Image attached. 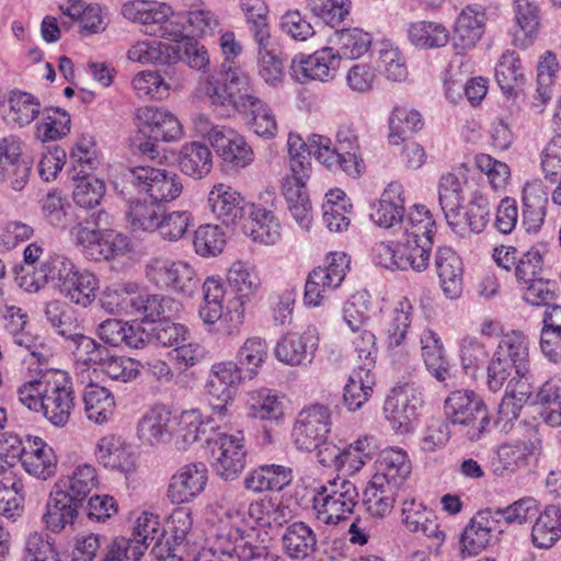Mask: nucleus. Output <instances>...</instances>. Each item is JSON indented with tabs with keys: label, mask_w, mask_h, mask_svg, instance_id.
<instances>
[{
	"label": "nucleus",
	"mask_w": 561,
	"mask_h": 561,
	"mask_svg": "<svg viewBox=\"0 0 561 561\" xmlns=\"http://www.w3.org/2000/svg\"><path fill=\"white\" fill-rule=\"evenodd\" d=\"M19 401L28 410L41 412L55 426H64L75 408L72 382L62 370L41 371L18 389Z\"/></svg>",
	"instance_id": "nucleus-1"
},
{
	"label": "nucleus",
	"mask_w": 561,
	"mask_h": 561,
	"mask_svg": "<svg viewBox=\"0 0 561 561\" xmlns=\"http://www.w3.org/2000/svg\"><path fill=\"white\" fill-rule=\"evenodd\" d=\"M93 226L87 219L78 222L70 230L76 245L81 248L85 256L93 261L112 260L125 254L129 250V239L121 232L101 229L108 225V214L100 210L91 216Z\"/></svg>",
	"instance_id": "nucleus-2"
},
{
	"label": "nucleus",
	"mask_w": 561,
	"mask_h": 561,
	"mask_svg": "<svg viewBox=\"0 0 561 561\" xmlns=\"http://www.w3.org/2000/svg\"><path fill=\"white\" fill-rule=\"evenodd\" d=\"M529 339L518 330L502 335L488 365V387L499 391L513 373L525 376L530 367Z\"/></svg>",
	"instance_id": "nucleus-3"
},
{
	"label": "nucleus",
	"mask_w": 561,
	"mask_h": 561,
	"mask_svg": "<svg viewBox=\"0 0 561 561\" xmlns=\"http://www.w3.org/2000/svg\"><path fill=\"white\" fill-rule=\"evenodd\" d=\"M358 502L359 493L353 482L333 479L314 488L312 511L318 522L337 525L353 514Z\"/></svg>",
	"instance_id": "nucleus-4"
},
{
	"label": "nucleus",
	"mask_w": 561,
	"mask_h": 561,
	"mask_svg": "<svg viewBox=\"0 0 561 561\" xmlns=\"http://www.w3.org/2000/svg\"><path fill=\"white\" fill-rule=\"evenodd\" d=\"M221 76V81L209 77L205 82V94L209 98L211 105L236 112L243 111L245 105L257 96L252 79L241 67L233 62H224Z\"/></svg>",
	"instance_id": "nucleus-5"
},
{
	"label": "nucleus",
	"mask_w": 561,
	"mask_h": 561,
	"mask_svg": "<svg viewBox=\"0 0 561 561\" xmlns=\"http://www.w3.org/2000/svg\"><path fill=\"white\" fill-rule=\"evenodd\" d=\"M446 419L469 440L480 439L490 419L482 399L472 390L453 391L444 402Z\"/></svg>",
	"instance_id": "nucleus-6"
},
{
	"label": "nucleus",
	"mask_w": 561,
	"mask_h": 561,
	"mask_svg": "<svg viewBox=\"0 0 561 561\" xmlns=\"http://www.w3.org/2000/svg\"><path fill=\"white\" fill-rule=\"evenodd\" d=\"M122 15L141 25V31L154 37L181 42L185 35L180 25L170 20L172 8L164 2H150L145 0L127 1L121 10Z\"/></svg>",
	"instance_id": "nucleus-7"
},
{
	"label": "nucleus",
	"mask_w": 561,
	"mask_h": 561,
	"mask_svg": "<svg viewBox=\"0 0 561 561\" xmlns=\"http://www.w3.org/2000/svg\"><path fill=\"white\" fill-rule=\"evenodd\" d=\"M121 179L138 193L147 194L158 205L176 199L183 190L176 173L148 165L126 169L121 173Z\"/></svg>",
	"instance_id": "nucleus-8"
},
{
	"label": "nucleus",
	"mask_w": 561,
	"mask_h": 561,
	"mask_svg": "<svg viewBox=\"0 0 561 561\" xmlns=\"http://www.w3.org/2000/svg\"><path fill=\"white\" fill-rule=\"evenodd\" d=\"M207 443L210 447L211 467L217 476L226 481L237 479L245 468L247 462V449L242 432L218 433L214 438H208Z\"/></svg>",
	"instance_id": "nucleus-9"
},
{
	"label": "nucleus",
	"mask_w": 561,
	"mask_h": 561,
	"mask_svg": "<svg viewBox=\"0 0 561 561\" xmlns=\"http://www.w3.org/2000/svg\"><path fill=\"white\" fill-rule=\"evenodd\" d=\"M148 279L162 289L191 297L197 289L199 279L194 268L184 261L153 257L146 266Z\"/></svg>",
	"instance_id": "nucleus-10"
},
{
	"label": "nucleus",
	"mask_w": 561,
	"mask_h": 561,
	"mask_svg": "<svg viewBox=\"0 0 561 561\" xmlns=\"http://www.w3.org/2000/svg\"><path fill=\"white\" fill-rule=\"evenodd\" d=\"M33 160L24 153V142L16 136L0 139V185L22 191L28 183Z\"/></svg>",
	"instance_id": "nucleus-11"
},
{
	"label": "nucleus",
	"mask_w": 561,
	"mask_h": 561,
	"mask_svg": "<svg viewBox=\"0 0 561 561\" xmlns=\"http://www.w3.org/2000/svg\"><path fill=\"white\" fill-rule=\"evenodd\" d=\"M330 409L322 404H312L299 412L293 428L295 445L298 449L313 451L327 439L331 430Z\"/></svg>",
	"instance_id": "nucleus-12"
},
{
	"label": "nucleus",
	"mask_w": 561,
	"mask_h": 561,
	"mask_svg": "<svg viewBox=\"0 0 561 561\" xmlns=\"http://www.w3.org/2000/svg\"><path fill=\"white\" fill-rule=\"evenodd\" d=\"M339 67V56L333 47L328 46L310 55H296L291 59L289 72L301 84L309 81L328 82L336 76Z\"/></svg>",
	"instance_id": "nucleus-13"
},
{
	"label": "nucleus",
	"mask_w": 561,
	"mask_h": 561,
	"mask_svg": "<svg viewBox=\"0 0 561 561\" xmlns=\"http://www.w3.org/2000/svg\"><path fill=\"white\" fill-rule=\"evenodd\" d=\"M422 392L412 383L397 386L386 398L383 413L392 427L400 433H408L417 417L422 407Z\"/></svg>",
	"instance_id": "nucleus-14"
},
{
	"label": "nucleus",
	"mask_w": 561,
	"mask_h": 561,
	"mask_svg": "<svg viewBox=\"0 0 561 561\" xmlns=\"http://www.w3.org/2000/svg\"><path fill=\"white\" fill-rule=\"evenodd\" d=\"M242 379H245L244 373L233 362H220L211 366L205 388L209 396L220 401L213 408L211 421H222L227 416L226 403L232 399L233 389Z\"/></svg>",
	"instance_id": "nucleus-15"
},
{
	"label": "nucleus",
	"mask_w": 561,
	"mask_h": 561,
	"mask_svg": "<svg viewBox=\"0 0 561 561\" xmlns=\"http://www.w3.org/2000/svg\"><path fill=\"white\" fill-rule=\"evenodd\" d=\"M137 127L146 138L176 141L183 137L180 121L170 111L157 106H142L136 112Z\"/></svg>",
	"instance_id": "nucleus-16"
},
{
	"label": "nucleus",
	"mask_w": 561,
	"mask_h": 561,
	"mask_svg": "<svg viewBox=\"0 0 561 561\" xmlns=\"http://www.w3.org/2000/svg\"><path fill=\"white\" fill-rule=\"evenodd\" d=\"M319 346V332L316 327H308L304 332L285 334L275 346L276 358L289 366L310 364Z\"/></svg>",
	"instance_id": "nucleus-17"
},
{
	"label": "nucleus",
	"mask_w": 561,
	"mask_h": 561,
	"mask_svg": "<svg viewBox=\"0 0 561 561\" xmlns=\"http://www.w3.org/2000/svg\"><path fill=\"white\" fill-rule=\"evenodd\" d=\"M208 470L203 462L182 466L172 477L168 486V497L174 504L192 502L206 488Z\"/></svg>",
	"instance_id": "nucleus-18"
},
{
	"label": "nucleus",
	"mask_w": 561,
	"mask_h": 561,
	"mask_svg": "<svg viewBox=\"0 0 561 561\" xmlns=\"http://www.w3.org/2000/svg\"><path fill=\"white\" fill-rule=\"evenodd\" d=\"M401 520L407 530L430 539L432 546L438 548L445 541V533L440 529L433 511L414 499L403 501Z\"/></svg>",
	"instance_id": "nucleus-19"
},
{
	"label": "nucleus",
	"mask_w": 561,
	"mask_h": 561,
	"mask_svg": "<svg viewBox=\"0 0 561 561\" xmlns=\"http://www.w3.org/2000/svg\"><path fill=\"white\" fill-rule=\"evenodd\" d=\"M499 518L492 510L478 512L461 535L462 553L478 554L500 534Z\"/></svg>",
	"instance_id": "nucleus-20"
},
{
	"label": "nucleus",
	"mask_w": 561,
	"mask_h": 561,
	"mask_svg": "<svg viewBox=\"0 0 561 561\" xmlns=\"http://www.w3.org/2000/svg\"><path fill=\"white\" fill-rule=\"evenodd\" d=\"M491 206L488 197L483 194L473 193L469 203L462 205L455 211V218L447 219L448 226L454 232L463 236L467 231L473 233L482 232L490 221Z\"/></svg>",
	"instance_id": "nucleus-21"
},
{
	"label": "nucleus",
	"mask_w": 561,
	"mask_h": 561,
	"mask_svg": "<svg viewBox=\"0 0 561 561\" xmlns=\"http://www.w3.org/2000/svg\"><path fill=\"white\" fill-rule=\"evenodd\" d=\"M100 485L96 468L88 462L76 465L56 483L57 490L68 495L79 506Z\"/></svg>",
	"instance_id": "nucleus-22"
},
{
	"label": "nucleus",
	"mask_w": 561,
	"mask_h": 561,
	"mask_svg": "<svg viewBox=\"0 0 561 561\" xmlns=\"http://www.w3.org/2000/svg\"><path fill=\"white\" fill-rule=\"evenodd\" d=\"M208 205L214 216L224 225H236L245 215L247 203L231 186L218 183L208 194Z\"/></svg>",
	"instance_id": "nucleus-23"
},
{
	"label": "nucleus",
	"mask_w": 561,
	"mask_h": 561,
	"mask_svg": "<svg viewBox=\"0 0 561 561\" xmlns=\"http://www.w3.org/2000/svg\"><path fill=\"white\" fill-rule=\"evenodd\" d=\"M435 267L444 295L448 299L459 298L462 293L463 267L458 254L448 247L438 248Z\"/></svg>",
	"instance_id": "nucleus-24"
},
{
	"label": "nucleus",
	"mask_w": 561,
	"mask_h": 561,
	"mask_svg": "<svg viewBox=\"0 0 561 561\" xmlns=\"http://www.w3.org/2000/svg\"><path fill=\"white\" fill-rule=\"evenodd\" d=\"M404 211L403 186L399 182H391L380 199L371 206L369 216L379 227L391 228L401 224Z\"/></svg>",
	"instance_id": "nucleus-25"
},
{
	"label": "nucleus",
	"mask_w": 561,
	"mask_h": 561,
	"mask_svg": "<svg viewBox=\"0 0 561 561\" xmlns=\"http://www.w3.org/2000/svg\"><path fill=\"white\" fill-rule=\"evenodd\" d=\"M282 547L289 559L304 561L318 550V537L305 522H294L282 535Z\"/></svg>",
	"instance_id": "nucleus-26"
},
{
	"label": "nucleus",
	"mask_w": 561,
	"mask_h": 561,
	"mask_svg": "<svg viewBox=\"0 0 561 561\" xmlns=\"http://www.w3.org/2000/svg\"><path fill=\"white\" fill-rule=\"evenodd\" d=\"M522 225L529 233L541 228L548 204V192L541 181L527 182L523 190Z\"/></svg>",
	"instance_id": "nucleus-27"
},
{
	"label": "nucleus",
	"mask_w": 561,
	"mask_h": 561,
	"mask_svg": "<svg viewBox=\"0 0 561 561\" xmlns=\"http://www.w3.org/2000/svg\"><path fill=\"white\" fill-rule=\"evenodd\" d=\"M410 473L407 453L399 448H388L381 451L377 471L371 479L400 490Z\"/></svg>",
	"instance_id": "nucleus-28"
},
{
	"label": "nucleus",
	"mask_w": 561,
	"mask_h": 561,
	"mask_svg": "<svg viewBox=\"0 0 561 561\" xmlns=\"http://www.w3.org/2000/svg\"><path fill=\"white\" fill-rule=\"evenodd\" d=\"M21 465L28 474L41 480H47L56 473L55 453L41 437L27 438Z\"/></svg>",
	"instance_id": "nucleus-29"
},
{
	"label": "nucleus",
	"mask_w": 561,
	"mask_h": 561,
	"mask_svg": "<svg viewBox=\"0 0 561 561\" xmlns=\"http://www.w3.org/2000/svg\"><path fill=\"white\" fill-rule=\"evenodd\" d=\"M293 481L290 467L282 465H264L250 471L244 480L245 490L253 493L282 491Z\"/></svg>",
	"instance_id": "nucleus-30"
},
{
	"label": "nucleus",
	"mask_w": 561,
	"mask_h": 561,
	"mask_svg": "<svg viewBox=\"0 0 561 561\" xmlns=\"http://www.w3.org/2000/svg\"><path fill=\"white\" fill-rule=\"evenodd\" d=\"M506 381L507 396L499 407V414L507 421H514L519 415L522 403L528 401L534 394V377L530 367H527L525 376L514 373Z\"/></svg>",
	"instance_id": "nucleus-31"
},
{
	"label": "nucleus",
	"mask_w": 561,
	"mask_h": 561,
	"mask_svg": "<svg viewBox=\"0 0 561 561\" xmlns=\"http://www.w3.org/2000/svg\"><path fill=\"white\" fill-rule=\"evenodd\" d=\"M213 148L222 161L232 168H245L253 161V151L244 138L236 130L227 128L216 134Z\"/></svg>",
	"instance_id": "nucleus-32"
},
{
	"label": "nucleus",
	"mask_w": 561,
	"mask_h": 561,
	"mask_svg": "<svg viewBox=\"0 0 561 561\" xmlns=\"http://www.w3.org/2000/svg\"><path fill=\"white\" fill-rule=\"evenodd\" d=\"M514 15L513 43L518 47L526 48L533 43L540 25L537 0H514Z\"/></svg>",
	"instance_id": "nucleus-33"
},
{
	"label": "nucleus",
	"mask_w": 561,
	"mask_h": 561,
	"mask_svg": "<svg viewBox=\"0 0 561 561\" xmlns=\"http://www.w3.org/2000/svg\"><path fill=\"white\" fill-rule=\"evenodd\" d=\"M98 461L105 468L121 472H131L135 469V457L129 447L115 435L100 438L95 449Z\"/></svg>",
	"instance_id": "nucleus-34"
},
{
	"label": "nucleus",
	"mask_w": 561,
	"mask_h": 561,
	"mask_svg": "<svg viewBox=\"0 0 561 561\" xmlns=\"http://www.w3.org/2000/svg\"><path fill=\"white\" fill-rule=\"evenodd\" d=\"M178 162L184 174L201 180L213 169V153L207 145L201 141H191L181 147Z\"/></svg>",
	"instance_id": "nucleus-35"
},
{
	"label": "nucleus",
	"mask_w": 561,
	"mask_h": 561,
	"mask_svg": "<svg viewBox=\"0 0 561 561\" xmlns=\"http://www.w3.org/2000/svg\"><path fill=\"white\" fill-rule=\"evenodd\" d=\"M485 28V13L482 8L467 5L458 15L455 24L457 45L463 49L476 46Z\"/></svg>",
	"instance_id": "nucleus-36"
},
{
	"label": "nucleus",
	"mask_w": 561,
	"mask_h": 561,
	"mask_svg": "<svg viewBox=\"0 0 561 561\" xmlns=\"http://www.w3.org/2000/svg\"><path fill=\"white\" fill-rule=\"evenodd\" d=\"M127 58L133 62L148 64H173L180 59V46L165 44L157 41H140L130 46Z\"/></svg>",
	"instance_id": "nucleus-37"
},
{
	"label": "nucleus",
	"mask_w": 561,
	"mask_h": 561,
	"mask_svg": "<svg viewBox=\"0 0 561 561\" xmlns=\"http://www.w3.org/2000/svg\"><path fill=\"white\" fill-rule=\"evenodd\" d=\"M420 345L427 370L438 381H445L450 376V369L439 335L432 329H424L420 334Z\"/></svg>",
	"instance_id": "nucleus-38"
},
{
	"label": "nucleus",
	"mask_w": 561,
	"mask_h": 561,
	"mask_svg": "<svg viewBox=\"0 0 561 561\" xmlns=\"http://www.w3.org/2000/svg\"><path fill=\"white\" fill-rule=\"evenodd\" d=\"M224 305L220 304L202 301L198 308V317L208 331H211L219 320H222V322H229L225 329V333L227 335H234L239 332L240 327L243 323V308L234 305V301H230L227 305L226 313H224Z\"/></svg>",
	"instance_id": "nucleus-39"
},
{
	"label": "nucleus",
	"mask_w": 561,
	"mask_h": 561,
	"mask_svg": "<svg viewBox=\"0 0 561 561\" xmlns=\"http://www.w3.org/2000/svg\"><path fill=\"white\" fill-rule=\"evenodd\" d=\"M171 412L165 407H154L147 411L137 426L139 439L150 446L161 444L170 432Z\"/></svg>",
	"instance_id": "nucleus-40"
},
{
	"label": "nucleus",
	"mask_w": 561,
	"mask_h": 561,
	"mask_svg": "<svg viewBox=\"0 0 561 561\" xmlns=\"http://www.w3.org/2000/svg\"><path fill=\"white\" fill-rule=\"evenodd\" d=\"M228 284L238 295L234 305L242 308L244 300L253 296L261 286L256 267L247 261L234 262L228 271Z\"/></svg>",
	"instance_id": "nucleus-41"
},
{
	"label": "nucleus",
	"mask_w": 561,
	"mask_h": 561,
	"mask_svg": "<svg viewBox=\"0 0 561 561\" xmlns=\"http://www.w3.org/2000/svg\"><path fill=\"white\" fill-rule=\"evenodd\" d=\"M99 287V278L92 272L78 268L59 294L69 302L87 308L95 300Z\"/></svg>",
	"instance_id": "nucleus-42"
},
{
	"label": "nucleus",
	"mask_w": 561,
	"mask_h": 561,
	"mask_svg": "<svg viewBox=\"0 0 561 561\" xmlns=\"http://www.w3.org/2000/svg\"><path fill=\"white\" fill-rule=\"evenodd\" d=\"M308 179H285L283 183V193L288 205V209L302 228L308 230L311 224V205L306 191V181Z\"/></svg>",
	"instance_id": "nucleus-43"
},
{
	"label": "nucleus",
	"mask_w": 561,
	"mask_h": 561,
	"mask_svg": "<svg viewBox=\"0 0 561 561\" xmlns=\"http://www.w3.org/2000/svg\"><path fill=\"white\" fill-rule=\"evenodd\" d=\"M79 505L71 501L64 492L55 490L46 503V512L43 522L53 533H59L68 524H72L78 513Z\"/></svg>",
	"instance_id": "nucleus-44"
},
{
	"label": "nucleus",
	"mask_w": 561,
	"mask_h": 561,
	"mask_svg": "<svg viewBox=\"0 0 561 561\" xmlns=\"http://www.w3.org/2000/svg\"><path fill=\"white\" fill-rule=\"evenodd\" d=\"M561 537V508L548 505L539 513L531 529L534 545L541 549L552 547Z\"/></svg>",
	"instance_id": "nucleus-45"
},
{
	"label": "nucleus",
	"mask_w": 561,
	"mask_h": 561,
	"mask_svg": "<svg viewBox=\"0 0 561 561\" xmlns=\"http://www.w3.org/2000/svg\"><path fill=\"white\" fill-rule=\"evenodd\" d=\"M336 148L345 153L344 172L351 176H358L365 169L360 157L359 139L353 124H341L336 130Z\"/></svg>",
	"instance_id": "nucleus-46"
},
{
	"label": "nucleus",
	"mask_w": 561,
	"mask_h": 561,
	"mask_svg": "<svg viewBox=\"0 0 561 561\" xmlns=\"http://www.w3.org/2000/svg\"><path fill=\"white\" fill-rule=\"evenodd\" d=\"M84 412L95 424L107 422L114 413L115 400L105 387L91 383L83 391Z\"/></svg>",
	"instance_id": "nucleus-47"
},
{
	"label": "nucleus",
	"mask_w": 561,
	"mask_h": 561,
	"mask_svg": "<svg viewBox=\"0 0 561 561\" xmlns=\"http://www.w3.org/2000/svg\"><path fill=\"white\" fill-rule=\"evenodd\" d=\"M371 35L362 28H343L336 31L332 43L339 60L357 59L365 55L371 45Z\"/></svg>",
	"instance_id": "nucleus-48"
},
{
	"label": "nucleus",
	"mask_w": 561,
	"mask_h": 561,
	"mask_svg": "<svg viewBox=\"0 0 561 561\" xmlns=\"http://www.w3.org/2000/svg\"><path fill=\"white\" fill-rule=\"evenodd\" d=\"M402 237L400 239L422 242V239L433 241L436 233V224L432 214L425 206L415 205L407 218L400 224Z\"/></svg>",
	"instance_id": "nucleus-49"
},
{
	"label": "nucleus",
	"mask_w": 561,
	"mask_h": 561,
	"mask_svg": "<svg viewBox=\"0 0 561 561\" xmlns=\"http://www.w3.org/2000/svg\"><path fill=\"white\" fill-rule=\"evenodd\" d=\"M408 38L421 49L444 47L449 41V31L434 21H416L408 26Z\"/></svg>",
	"instance_id": "nucleus-50"
},
{
	"label": "nucleus",
	"mask_w": 561,
	"mask_h": 561,
	"mask_svg": "<svg viewBox=\"0 0 561 561\" xmlns=\"http://www.w3.org/2000/svg\"><path fill=\"white\" fill-rule=\"evenodd\" d=\"M286 520L287 507L271 497H263L249 503L244 524L273 527L282 526Z\"/></svg>",
	"instance_id": "nucleus-51"
},
{
	"label": "nucleus",
	"mask_w": 561,
	"mask_h": 561,
	"mask_svg": "<svg viewBox=\"0 0 561 561\" xmlns=\"http://www.w3.org/2000/svg\"><path fill=\"white\" fill-rule=\"evenodd\" d=\"M245 116L247 124L254 134L271 139L276 135L277 123L271 107L259 96L245 105L243 111H237Z\"/></svg>",
	"instance_id": "nucleus-52"
},
{
	"label": "nucleus",
	"mask_w": 561,
	"mask_h": 561,
	"mask_svg": "<svg viewBox=\"0 0 561 561\" xmlns=\"http://www.w3.org/2000/svg\"><path fill=\"white\" fill-rule=\"evenodd\" d=\"M495 79L506 95H515L525 83V76L520 59L515 51L504 53L496 67Z\"/></svg>",
	"instance_id": "nucleus-53"
},
{
	"label": "nucleus",
	"mask_w": 561,
	"mask_h": 561,
	"mask_svg": "<svg viewBox=\"0 0 561 561\" xmlns=\"http://www.w3.org/2000/svg\"><path fill=\"white\" fill-rule=\"evenodd\" d=\"M375 386V377L367 368H357L348 377L344 387V403L348 411H356L369 399Z\"/></svg>",
	"instance_id": "nucleus-54"
},
{
	"label": "nucleus",
	"mask_w": 561,
	"mask_h": 561,
	"mask_svg": "<svg viewBox=\"0 0 561 561\" xmlns=\"http://www.w3.org/2000/svg\"><path fill=\"white\" fill-rule=\"evenodd\" d=\"M413 306L408 298L400 299L385 324L388 347L402 345L412 322Z\"/></svg>",
	"instance_id": "nucleus-55"
},
{
	"label": "nucleus",
	"mask_w": 561,
	"mask_h": 561,
	"mask_svg": "<svg viewBox=\"0 0 561 561\" xmlns=\"http://www.w3.org/2000/svg\"><path fill=\"white\" fill-rule=\"evenodd\" d=\"M398 493V489L371 479L364 491L363 503L371 516L382 518L391 513Z\"/></svg>",
	"instance_id": "nucleus-56"
},
{
	"label": "nucleus",
	"mask_w": 561,
	"mask_h": 561,
	"mask_svg": "<svg viewBox=\"0 0 561 561\" xmlns=\"http://www.w3.org/2000/svg\"><path fill=\"white\" fill-rule=\"evenodd\" d=\"M267 343L264 339L252 336L238 350L236 364L244 373V378L252 379L267 358Z\"/></svg>",
	"instance_id": "nucleus-57"
},
{
	"label": "nucleus",
	"mask_w": 561,
	"mask_h": 561,
	"mask_svg": "<svg viewBox=\"0 0 561 561\" xmlns=\"http://www.w3.org/2000/svg\"><path fill=\"white\" fill-rule=\"evenodd\" d=\"M228 545L222 542L219 547L226 560L219 561H267V549L264 546H254L243 540L239 529H230L227 535Z\"/></svg>",
	"instance_id": "nucleus-58"
},
{
	"label": "nucleus",
	"mask_w": 561,
	"mask_h": 561,
	"mask_svg": "<svg viewBox=\"0 0 561 561\" xmlns=\"http://www.w3.org/2000/svg\"><path fill=\"white\" fill-rule=\"evenodd\" d=\"M245 233L254 241L275 244L280 239V225L271 210L256 208L251 213V221Z\"/></svg>",
	"instance_id": "nucleus-59"
},
{
	"label": "nucleus",
	"mask_w": 561,
	"mask_h": 561,
	"mask_svg": "<svg viewBox=\"0 0 561 561\" xmlns=\"http://www.w3.org/2000/svg\"><path fill=\"white\" fill-rule=\"evenodd\" d=\"M247 409L249 416L260 420L277 421L283 415V402L270 389L249 392Z\"/></svg>",
	"instance_id": "nucleus-60"
},
{
	"label": "nucleus",
	"mask_w": 561,
	"mask_h": 561,
	"mask_svg": "<svg viewBox=\"0 0 561 561\" xmlns=\"http://www.w3.org/2000/svg\"><path fill=\"white\" fill-rule=\"evenodd\" d=\"M161 213L160 205L137 199L129 203L126 218L133 231L154 232L159 227Z\"/></svg>",
	"instance_id": "nucleus-61"
},
{
	"label": "nucleus",
	"mask_w": 561,
	"mask_h": 561,
	"mask_svg": "<svg viewBox=\"0 0 561 561\" xmlns=\"http://www.w3.org/2000/svg\"><path fill=\"white\" fill-rule=\"evenodd\" d=\"M67 348L71 351L77 365L93 367L94 370L98 369L108 351L82 332L67 344Z\"/></svg>",
	"instance_id": "nucleus-62"
},
{
	"label": "nucleus",
	"mask_w": 561,
	"mask_h": 561,
	"mask_svg": "<svg viewBox=\"0 0 561 561\" xmlns=\"http://www.w3.org/2000/svg\"><path fill=\"white\" fill-rule=\"evenodd\" d=\"M226 242V232L218 225H202L194 232V250L203 257L217 256L222 252Z\"/></svg>",
	"instance_id": "nucleus-63"
},
{
	"label": "nucleus",
	"mask_w": 561,
	"mask_h": 561,
	"mask_svg": "<svg viewBox=\"0 0 561 561\" xmlns=\"http://www.w3.org/2000/svg\"><path fill=\"white\" fill-rule=\"evenodd\" d=\"M45 318L55 332L62 336L67 343L81 332L72 312L58 300L49 301L46 305Z\"/></svg>",
	"instance_id": "nucleus-64"
}]
</instances>
